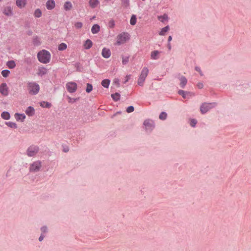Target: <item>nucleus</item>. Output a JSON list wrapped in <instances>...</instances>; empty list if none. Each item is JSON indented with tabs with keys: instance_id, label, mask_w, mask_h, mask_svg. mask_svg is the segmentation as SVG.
I'll return each mask as SVG.
<instances>
[{
	"instance_id": "nucleus-1",
	"label": "nucleus",
	"mask_w": 251,
	"mask_h": 251,
	"mask_svg": "<svg viewBox=\"0 0 251 251\" xmlns=\"http://www.w3.org/2000/svg\"><path fill=\"white\" fill-rule=\"evenodd\" d=\"M37 57L40 62L47 64L50 61V54L49 51L43 50L38 53Z\"/></svg>"
},
{
	"instance_id": "nucleus-2",
	"label": "nucleus",
	"mask_w": 251,
	"mask_h": 251,
	"mask_svg": "<svg viewBox=\"0 0 251 251\" xmlns=\"http://www.w3.org/2000/svg\"><path fill=\"white\" fill-rule=\"evenodd\" d=\"M27 89L29 94L35 95L39 92L40 86L34 82H30L27 84Z\"/></svg>"
},
{
	"instance_id": "nucleus-3",
	"label": "nucleus",
	"mask_w": 251,
	"mask_h": 251,
	"mask_svg": "<svg viewBox=\"0 0 251 251\" xmlns=\"http://www.w3.org/2000/svg\"><path fill=\"white\" fill-rule=\"evenodd\" d=\"M149 74V69L147 67H144L141 71L140 75L137 81V83L140 86H143L145 79Z\"/></svg>"
},
{
	"instance_id": "nucleus-4",
	"label": "nucleus",
	"mask_w": 251,
	"mask_h": 251,
	"mask_svg": "<svg viewBox=\"0 0 251 251\" xmlns=\"http://www.w3.org/2000/svg\"><path fill=\"white\" fill-rule=\"evenodd\" d=\"M129 39V35L127 33H122L119 34L117 37V41L116 44L120 45L126 43Z\"/></svg>"
},
{
	"instance_id": "nucleus-5",
	"label": "nucleus",
	"mask_w": 251,
	"mask_h": 251,
	"mask_svg": "<svg viewBox=\"0 0 251 251\" xmlns=\"http://www.w3.org/2000/svg\"><path fill=\"white\" fill-rule=\"evenodd\" d=\"M215 103H204L202 104L200 107V110L201 113H206L209 109L215 106Z\"/></svg>"
},
{
	"instance_id": "nucleus-6",
	"label": "nucleus",
	"mask_w": 251,
	"mask_h": 251,
	"mask_svg": "<svg viewBox=\"0 0 251 251\" xmlns=\"http://www.w3.org/2000/svg\"><path fill=\"white\" fill-rule=\"evenodd\" d=\"M66 87L68 92L70 93H74L76 91L77 85L75 82H70L66 84Z\"/></svg>"
},
{
	"instance_id": "nucleus-7",
	"label": "nucleus",
	"mask_w": 251,
	"mask_h": 251,
	"mask_svg": "<svg viewBox=\"0 0 251 251\" xmlns=\"http://www.w3.org/2000/svg\"><path fill=\"white\" fill-rule=\"evenodd\" d=\"M0 93L3 96H7L9 94V88L6 83H2L0 85Z\"/></svg>"
},
{
	"instance_id": "nucleus-8",
	"label": "nucleus",
	"mask_w": 251,
	"mask_h": 251,
	"mask_svg": "<svg viewBox=\"0 0 251 251\" xmlns=\"http://www.w3.org/2000/svg\"><path fill=\"white\" fill-rule=\"evenodd\" d=\"M38 151V148L36 146H30L27 150V154L29 156H34Z\"/></svg>"
},
{
	"instance_id": "nucleus-9",
	"label": "nucleus",
	"mask_w": 251,
	"mask_h": 251,
	"mask_svg": "<svg viewBox=\"0 0 251 251\" xmlns=\"http://www.w3.org/2000/svg\"><path fill=\"white\" fill-rule=\"evenodd\" d=\"M41 166V165L40 162H35L30 165V171L33 172H37L39 170Z\"/></svg>"
},
{
	"instance_id": "nucleus-10",
	"label": "nucleus",
	"mask_w": 251,
	"mask_h": 251,
	"mask_svg": "<svg viewBox=\"0 0 251 251\" xmlns=\"http://www.w3.org/2000/svg\"><path fill=\"white\" fill-rule=\"evenodd\" d=\"M3 13L7 16H11L13 15L12 8L10 6H7L4 7Z\"/></svg>"
},
{
	"instance_id": "nucleus-11",
	"label": "nucleus",
	"mask_w": 251,
	"mask_h": 251,
	"mask_svg": "<svg viewBox=\"0 0 251 251\" xmlns=\"http://www.w3.org/2000/svg\"><path fill=\"white\" fill-rule=\"evenodd\" d=\"M26 0H16V5L20 9L25 7L26 5Z\"/></svg>"
},
{
	"instance_id": "nucleus-12",
	"label": "nucleus",
	"mask_w": 251,
	"mask_h": 251,
	"mask_svg": "<svg viewBox=\"0 0 251 251\" xmlns=\"http://www.w3.org/2000/svg\"><path fill=\"white\" fill-rule=\"evenodd\" d=\"M46 6L48 10H52L55 6V2L54 0H48L46 3Z\"/></svg>"
},
{
	"instance_id": "nucleus-13",
	"label": "nucleus",
	"mask_w": 251,
	"mask_h": 251,
	"mask_svg": "<svg viewBox=\"0 0 251 251\" xmlns=\"http://www.w3.org/2000/svg\"><path fill=\"white\" fill-rule=\"evenodd\" d=\"M102 56L105 58H108L111 55V52L109 49L104 48L102 50Z\"/></svg>"
},
{
	"instance_id": "nucleus-14",
	"label": "nucleus",
	"mask_w": 251,
	"mask_h": 251,
	"mask_svg": "<svg viewBox=\"0 0 251 251\" xmlns=\"http://www.w3.org/2000/svg\"><path fill=\"white\" fill-rule=\"evenodd\" d=\"M144 125L146 127V129H151L153 127V122L151 121L146 120Z\"/></svg>"
},
{
	"instance_id": "nucleus-15",
	"label": "nucleus",
	"mask_w": 251,
	"mask_h": 251,
	"mask_svg": "<svg viewBox=\"0 0 251 251\" xmlns=\"http://www.w3.org/2000/svg\"><path fill=\"white\" fill-rule=\"evenodd\" d=\"M47 73V69L43 67H40L37 70V75H43Z\"/></svg>"
},
{
	"instance_id": "nucleus-16",
	"label": "nucleus",
	"mask_w": 251,
	"mask_h": 251,
	"mask_svg": "<svg viewBox=\"0 0 251 251\" xmlns=\"http://www.w3.org/2000/svg\"><path fill=\"white\" fill-rule=\"evenodd\" d=\"M34 113H35L34 108L31 106L28 107L25 110V113L28 116H33L34 114Z\"/></svg>"
},
{
	"instance_id": "nucleus-17",
	"label": "nucleus",
	"mask_w": 251,
	"mask_h": 251,
	"mask_svg": "<svg viewBox=\"0 0 251 251\" xmlns=\"http://www.w3.org/2000/svg\"><path fill=\"white\" fill-rule=\"evenodd\" d=\"M16 120L18 121L23 122L25 118V116L24 114L16 113L14 115Z\"/></svg>"
},
{
	"instance_id": "nucleus-18",
	"label": "nucleus",
	"mask_w": 251,
	"mask_h": 251,
	"mask_svg": "<svg viewBox=\"0 0 251 251\" xmlns=\"http://www.w3.org/2000/svg\"><path fill=\"white\" fill-rule=\"evenodd\" d=\"M89 3L91 8H94L99 5V1L98 0H90Z\"/></svg>"
},
{
	"instance_id": "nucleus-19",
	"label": "nucleus",
	"mask_w": 251,
	"mask_h": 251,
	"mask_svg": "<svg viewBox=\"0 0 251 251\" xmlns=\"http://www.w3.org/2000/svg\"><path fill=\"white\" fill-rule=\"evenodd\" d=\"M179 80L180 81V85L181 87L184 88L187 83V79L183 76L180 77Z\"/></svg>"
},
{
	"instance_id": "nucleus-20",
	"label": "nucleus",
	"mask_w": 251,
	"mask_h": 251,
	"mask_svg": "<svg viewBox=\"0 0 251 251\" xmlns=\"http://www.w3.org/2000/svg\"><path fill=\"white\" fill-rule=\"evenodd\" d=\"M159 52L157 50H154L151 52V57L152 59H157L159 58Z\"/></svg>"
},
{
	"instance_id": "nucleus-21",
	"label": "nucleus",
	"mask_w": 251,
	"mask_h": 251,
	"mask_svg": "<svg viewBox=\"0 0 251 251\" xmlns=\"http://www.w3.org/2000/svg\"><path fill=\"white\" fill-rule=\"evenodd\" d=\"M73 7V5L70 1H67L64 3V8L65 10H70Z\"/></svg>"
},
{
	"instance_id": "nucleus-22",
	"label": "nucleus",
	"mask_w": 251,
	"mask_h": 251,
	"mask_svg": "<svg viewBox=\"0 0 251 251\" xmlns=\"http://www.w3.org/2000/svg\"><path fill=\"white\" fill-rule=\"evenodd\" d=\"M100 29V27L98 25H94L91 29V31L93 34L97 33Z\"/></svg>"
},
{
	"instance_id": "nucleus-23",
	"label": "nucleus",
	"mask_w": 251,
	"mask_h": 251,
	"mask_svg": "<svg viewBox=\"0 0 251 251\" xmlns=\"http://www.w3.org/2000/svg\"><path fill=\"white\" fill-rule=\"evenodd\" d=\"M92 42L89 40H87L84 44V47L85 49H89L92 46Z\"/></svg>"
},
{
	"instance_id": "nucleus-24",
	"label": "nucleus",
	"mask_w": 251,
	"mask_h": 251,
	"mask_svg": "<svg viewBox=\"0 0 251 251\" xmlns=\"http://www.w3.org/2000/svg\"><path fill=\"white\" fill-rule=\"evenodd\" d=\"M178 93L182 96V97L184 98V99H185L187 97V96L188 95H191V94L189 92H185L183 90H179L178 92Z\"/></svg>"
},
{
	"instance_id": "nucleus-25",
	"label": "nucleus",
	"mask_w": 251,
	"mask_h": 251,
	"mask_svg": "<svg viewBox=\"0 0 251 251\" xmlns=\"http://www.w3.org/2000/svg\"><path fill=\"white\" fill-rule=\"evenodd\" d=\"M1 117L4 120H9L10 118V114L8 112H3L1 114Z\"/></svg>"
},
{
	"instance_id": "nucleus-26",
	"label": "nucleus",
	"mask_w": 251,
	"mask_h": 251,
	"mask_svg": "<svg viewBox=\"0 0 251 251\" xmlns=\"http://www.w3.org/2000/svg\"><path fill=\"white\" fill-rule=\"evenodd\" d=\"M42 11L39 8L36 9L34 12V16L36 18L41 17L42 16Z\"/></svg>"
},
{
	"instance_id": "nucleus-27",
	"label": "nucleus",
	"mask_w": 251,
	"mask_h": 251,
	"mask_svg": "<svg viewBox=\"0 0 251 251\" xmlns=\"http://www.w3.org/2000/svg\"><path fill=\"white\" fill-rule=\"evenodd\" d=\"M110 81L109 79H104L101 82V85L103 87L105 88H108Z\"/></svg>"
},
{
	"instance_id": "nucleus-28",
	"label": "nucleus",
	"mask_w": 251,
	"mask_h": 251,
	"mask_svg": "<svg viewBox=\"0 0 251 251\" xmlns=\"http://www.w3.org/2000/svg\"><path fill=\"white\" fill-rule=\"evenodd\" d=\"M169 26H166V27L161 29L159 34L161 36L164 35L165 34V33L169 30Z\"/></svg>"
},
{
	"instance_id": "nucleus-29",
	"label": "nucleus",
	"mask_w": 251,
	"mask_h": 251,
	"mask_svg": "<svg viewBox=\"0 0 251 251\" xmlns=\"http://www.w3.org/2000/svg\"><path fill=\"white\" fill-rule=\"evenodd\" d=\"M6 65L9 69H13L16 66L15 62L13 60L8 61Z\"/></svg>"
},
{
	"instance_id": "nucleus-30",
	"label": "nucleus",
	"mask_w": 251,
	"mask_h": 251,
	"mask_svg": "<svg viewBox=\"0 0 251 251\" xmlns=\"http://www.w3.org/2000/svg\"><path fill=\"white\" fill-rule=\"evenodd\" d=\"M137 21L136 16L135 15H133L130 20V24L131 25H134L136 24Z\"/></svg>"
},
{
	"instance_id": "nucleus-31",
	"label": "nucleus",
	"mask_w": 251,
	"mask_h": 251,
	"mask_svg": "<svg viewBox=\"0 0 251 251\" xmlns=\"http://www.w3.org/2000/svg\"><path fill=\"white\" fill-rule=\"evenodd\" d=\"M67 46L65 43H62L59 45L58 49L59 50H64L67 49Z\"/></svg>"
},
{
	"instance_id": "nucleus-32",
	"label": "nucleus",
	"mask_w": 251,
	"mask_h": 251,
	"mask_svg": "<svg viewBox=\"0 0 251 251\" xmlns=\"http://www.w3.org/2000/svg\"><path fill=\"white\" fill-rule=\"evenodd\" d=\"M40 106L43 107L50 108L51 106V104L48 102L42 101L40 104Z\"/></svg>"
},
{
	"instance_id": "nucleus-33",
	"label": "nucleus",
	"mask_w": 251,
	"mask_h": 251,
	"mask_svg": "<svg viewBox=\"0 0 251 251\" xmlns=\"http://www.w3.org/2000/svg\"><path fill=\"white\" fill-rule=\"evenodd\" d=\"M6 125L11 128H16L17 127V125L15 123L9 122L6 123Z\"/></svg>"
},
{
	"instance_id": "nucleus-34",
	"label": "nucleus",
	"mask_w": 251,
	"mask_h": 251,
	"mask_svg": "<svg viewBox=\"0 0 251 251\" xmlns=\"http://www.w3.org/2000/svg\"><path fill=\"white\" fill-rule=\"evenodd\" d=\"M111 97L113 98V99L117 101L120 99V95L119 94L116 93L114 94L111 95Z\"/></svg>"
},
{
	"instance_id": "nucleus-35",
	"label": "nucleus",
	"mask_w": 251,
	"mask_h": 251,
	"mask_svg": "<svg viewBox=\"0 0 251 251\" xmlns=\"http://www.w3.org/2000/svg\"><path fill=\"white\" fill-rule=\"evenodd\" d=\"M93 90V86L91 84L87 83V88L86 89V91L87 93H90Z\"/></svg>"
},
{
	"instance_id": "nucleus-36",
	"label": "nucleus",
	"mask_w": 251,
	"mask_h": 251,
	"mask_svg": "<svg viewBox=\"0 0 251 251\" xmlns=\"http://www.w3.org/2000/svg\"><path fill=\"white\" fill-rule=\"evenodd\" d=\"M10 74V71L7 70H3L2 72H1V75H2V76L3 77H7V76H8V75H9Z\"/></svg>"
},
{
	"instance_id": "nucleus-37",
	"label": "nucleus",
	"mask_w": 251,
	"mask_h": 251,
	"mask_svg": "<svg viewBox=\"0 0 251 251\" xmlns=\"http://www.w3.org/2000/svg\"><path fill=\"white\" fill-rule=\"evenodd\" d=\"M167 118V113L164 112L161 113L159 115V119L161 120H165Z\"/></svg>"
},
{
	"instance_id": "nucleus-38",
	"label": "nucleus",
	"mask_w": 251,
	"mask_h": 251,
	"mask_svg": "<svg viewBox=\"0 0 251 251\" xmlns=\"http://www.w3.org/2000/svg\"><path fill=\"white\" fill-rule=\"evenodd\" d=\"M115 26V22L114 20H111L108 22V26L110 28H113Z\"/></svg>"
},
{
	"instance_id": "nucleus-39",
	"label": "nucleus",
	"mask_w": 251,
	"mask_h": 251,
	"mask_svg": "<svg viewBox=\"0 0 251 251\" xmlns=\"http://www.w3.org/2000/svg\"><path fill=\"white\" fill-rule=\"evenodd\" d=\"M82 23L81 22H77L75 23V26L76 28L79 29L82 27Z\"/></svg>"
},
{
	"instance_id": "nucleus-40",
	"label": "nucleus",
	"mask_w": 251,
	"mask_h": 251,
	"mask_svg": "<svg viewBox=\"0 0 251 251\" xmlns=\"http://www.w3.org/2000/svg\"><path fill=\"white\" fill-rule=\"evenodd\" d=\"M67 99L68 100V102L71 103L75 102L78 100V99L72 98L70 97H68Z\"/></svg>"
},
{
	"instance_id": "nucleus-41",
	"label": "nucleus",
	"mask_w": 251,
	"mask_h": 251,
	"mask_svg": "<svg viewBox=\"0 0 251 251\" xmlns=\"http://www.w3.org/2000/svg\"><path fill=\"white\" fill-rule=\"evenodd\" d=\"M134 108L133 106H130L127 108L126 112L127 113H131V112H133L134 111Z\"/></svg>"
},
{
	"instance_id": "nucleus-42",
	"label": "nucleus",
	"mask_w": 251,
	"mask_h": 251,
	"mask_svg": "<svg viewBox=\"0 0 251 251\" xmlns=\"http://www.w3.org/2000/svg\"><path fill=\"white\" fill-rule=\"evenodd\" d=\"M159 20L162 22H163L164 21L167 20V16L166 15H163L162 17H158Z\"/></svg>"
},
{
	"instance_id": "nucleus-43",
	"label": "nucleus",
	"mask_w": 251,
	"mask_h": 251,
	"mask_svg": "<svg viewBox=\"0 0 251 251\" xmlns=\"http://www.w3.org/2000/svg\"><path fill=\"white\" fill-rule=\"evenodd\" d=\"M128 62V57H123L122 58V63L123 64H126Z\"/></svg>"
},
{
	"instance_id": "nucleus-44",
	"label": "nucleus",
	"mask_w": 251,
	"mask_h": 251,
	"mask_svg": "<svg viewBox=\"0 0 251 251\" xmlns=\"http://www.w3.org/2000/svg\"><path fill=\"white\" fill-rule=\"evenodd\" d=\"M197 123V120L195 119H191L190 120V125L192 126H194L196 125Z\"/></svg>"
},
{
	"instance_id": "nucleus-45",
	"label": "nucleus",
	"mask_w": 251,
	"mask_h": 251,
	"mask_svg": "<svg viewBox=\"0 0 251 251\" xmlns=\"http://www.w3.org/2000/svg\"><path fill=\"white\" fill-rule=\"evenodd\" d=\"M197 86L199 88L201 89V88H203V84L202 83H199L197 84Z\"/></svg>"
},
{
	"instance_id": "nucleus-46",
	"label": "nucleus",
	"mask_w": 251,
	"mask_h": 251,
	"mask_svg": "<svg viewBox=\"0 0 251 251\" xmlns=\"http://www.w3.org/2000/svg\"><path fill=\"white\" fill-rule=\"evenodd\" d=\"M47 227H43L42 228H41V230H42V232L43 233H45L46 231H47Z\"/></svg>"
},
{
	"instance_id": "nucleus-47",
	"label": "nucleus",
	"mask_w": 251,
	"mask_h": 251,
	"mask_svg": "<svg viewBox=\"0 0 251 251\" xmlns=\"http://www.w3.org/2000/svg\"><path fill=\"white\" fill-rule=\"evenodd\" d=\"M195 69H196V70L197 71H198V72H199L200 73V75H202V74L201 73V70H200V68H199V67H196Z\"/></svg>"
},
{
	"instance_id": "nucleus-48",
	"label": "nucleus",
	"mask_w": 251,
	"mask_h": 251,
	"mask_svg": "<svg viewBox=\"0 0 251 251\" xmlns=\"http://www.w3.org/2000/svg\"><path fill=\"white\" fill-rule=\"evenodd\" d=\"M43 239H44V236L43 235V234H41L39 238V240L40 241H42L43 240Z\"/></svg>"
},
{
	"instance_id": "nucleus-49",
	"label": "nucleus",
	"mask_w": 251,
	"mask_h": 251,
	"mask_svg": "<svg viewBox=\"0 0 251 251\" xmlns=\"http://www.w3.org/2000/svg\"><path fill=\"white\" fill-rule=\"evenodd\" d=\"M172 40V37L171 36H169L168 37V41L170 42Z\"/></svg>"
},
{
	"instance_id": "nucleus-50",
	"label": "nucleus",
	"mask_w": 251,
	"mask_h": 251,
	"mask_svg": "<svg viewBox=\"0 0 251 251\" xmlns=\"http://www.w3.org/2000/svg\"><path fill=\"white\" fill-rule=\"evenodd\" d=\"M168 49H169V50H171V45H170V43H169V44H168Z\"/></svg>"
},
{
	"instance_id": "nucleus-51",
	"label": "nucleus",
	"mask_w": 251,
	"mask_h": 251,
	"mask_svg": "<svg viewBox=\"0 0 251 251\" xmlns=\"http://www.w3.org/2000/svg\"><path fill=\"white\" fill-rule=\"evenodd\" d=\"M68 151V150H65V152H66V151Z\"/></svg>"
},
{
	"instance_id": "nucleus-52",
	"label": "nucleus",
	"mask_w": 251,
	"mask_h": 251,
	"mask_svg": "<svg viewBox=\"0 0 251 251\" xmlns=\"http://www.w3.org/2000/svg\"><path fill=\"white\" fill-rule=\"evenodd\" d=\"M1 1V0H0V2Z\"/></svg>"
}]
</instances>
